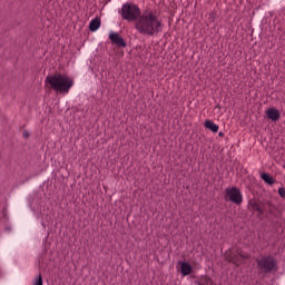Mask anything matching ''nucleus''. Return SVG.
Returning a JSON list of instances; mask_svg holds the SVG:
<instances>
[{"instance_id":"6","label":"nucleus","mask_w":285,"mask_h":285,"mask_svg":"<svg viewBox=\"0 0 285 285\" xmlns=\"http://www.w3.org/2000/svg\"><path fill=\"white\" fill-rule=\"evenodd\" d=\"M177 268L183 275V277H187V275H190L193 273V265H190V263L188 262H178Z\"/></svg>"},{"instance_id":"3","label":"nucleus","mask_w":285,"mask_h":285,"mask_svg":"<svg viewBox=\"0 0 285 285\" xmlns=\"http://www.w3.org/2000/svg\"><path fill=\"white\" fill-rule=\"evenodd\" d=\"M141 16V9L137 4L127 2L121 7V17L125 21H137Z\"/></svg>"},{"instance_id":"1","label":"nucleus","mask_w":285,"mask_h":285,"mask_svg":"<svg viewBox=\"0 0 285 285\" xmlns=\"http://www.w3.org/2000/svg\"><path fill=\"white\" fill-rule=\"evenodd\" d=\"M135 28L139 35L153 37L161 32L164 24H161V20L153 11H145L136 20Z\"/></svg>"},{"instance_id":"14","label":"nucleus","mask_w":285,"mask_h":285,"mask_svg":"<svg viewBox=\"0 0 285 285\" xmlns=\"http://www.w3.org/2000/svg\"><path fill=\"white\" fill-rule=\"evenodd\" d=\"M199 285H216L213 283V279H210L209 277H204L203 279H200Z\"/></svg>"},{"instance_id":"15","label":"nucleus","mask_w":285,"mask_h":285,"mask_svg":"<svg viewBox=\"0 0 285 285\" xmlns=\"http://www.w3.org/2000/svg\"><path fill=\"white\" fill-rule=\"evenodd\" d=\"M33 285H43V278L41 277V274H39V275L35 278Z\"/></svg>"},{"instance_id":"13","label":"nucleus","mask_w":285,"mask_h":285,"mask_svg":"<svg viewBox=\"0 0 285 285\" xmlns=\"http://www.w3.org/2000/svg\"><path fill=\"white\" fill-rule=\"evenodd\" d=\"M249 208L250 210H257V213H262V208H259V205L256 200H249Z\"/></svg>"},{"instance_id":"5","label":"nucleus","mask_w":285,"mask_h":285,"mask_svg":"<svg viewBox=\"0 0 285 285\" xmlns=\"http://www.w3.org/2000/svg\"><path fill=\"white\" fill-rule=\"evenodd\" d=\"M258 266L263 271H275L277 262L273 257H264L258 261Z\"/></svg>"},{"instance_id":"11","label":"nucleus","mask_w":285,"mask_h":285,"mask_svg":"<svg viewBox=\"0 0 285 285\" xmlns=\"http://www.w3.org/2000/svg\"><path fill=\"white\" fill-rule=\"evenodd\" d=\"M89 28H90L91 32H97V29L101 28V20H99L98 18L91 20Z\"/></svg>"},{"instance_id":"2","label":"nucleus","mask_w":285,"mask_h":285,"mask_svg":"<svg viewBox=\"0 0 285 285\" xmlns=\"http://www.w3.org/2000/svg\"><path fill=\"white\" fill-rule=\"evenodd\" d=\"M46 83H49L56 92H62L65 95H68L70 92V88H72V80L70 77L66 75H53L48 76L46 79Z\"/></svg>"},{"instance_id":"4","label":"nucleus","mask_w":285,"mask_h":285,"mask_svg":"<svg viewBox=\"0 0 285 285\" xmlns=\"http://www.w3.org/2000/svg\"><path fill=\"white\" fill-rule=\"evenodd\" d=\"M226 197L229 199V202H233V204L239 205L242 204V202H244V196L242 195V191L236 187L226 189Z\"/></svg>"},{"instance_id":"9","label":"nucleus","mask_w":285,"mask_h":285,"mask_svg":"<svg viewBox=\"0 0 285 285\" xmlns=\"http://www.w3.org/2000/svg\"><path fill=\"white\" fill-rule=\"evenodd\" d=\"M109 39L112 41V43H116V46L126 48V41H124V38H121L119 33L111 31L109 35Z\"/></svg>"},{"instance_id":"7","label":"nucleus","mask_w":285,"mask_h":285,"mask_svg":"<svg viewBox=\"0 0 285 285\" xmlns=\"http://www.w3.org/2000/svg\"><path fill=\"white\" fill-rule=\"evenodd\" d=\"M244 257H246V256L242 253H237V255L229 253V254H226L225 259H226V262H232V264L239 266V264H242V259H244Z\"/></svg>"},{"instance_id":"18","label":"nucleus","mask_w":285,"mask_h":285,"mask_svg":"<svg viewBox=\"0 0 285 285\" xmlns=\"http://www.w3.org/2000/svg\"><path fill=\"white\" fill-rule=\"evenodd\" d=\"M222 135H224L223 132H219V137H222Z\"/></svg>"},{"instance_id":"8","label":"nucleus","mask_w":285,"mask_h":285,"mask_svg":"<svg viewBox=\"0 0 285 285\" xmlns=\"http://www.w3.org/2000/svg\"><path fill=\"white\" fill-rule=\"evenodd\" d=\"M265 112H266L267 119H271V121H279L282 117V112L274 107L266 109Z\"/></svg>"},{"instance_id":"10","label":"nucleus","mask_w":285,"mask_h":285,"mask_svg":"<svg viewBox=\"0 0 285 285\" xmlns=\"http://www.w3.org/2000/svg\"><path fill=\"white\" fill-rule=\"evenodd\" d=\"M205 128H207L208 130H212V132L219 131V126L217 124H215V121H213V120H206Z\"/></svg>"},{"instance_id":"17","label":"nucleus","mask_w":285,"mask_h":285,"mask_svg":"<svg viewBox=\"0 0 285 285\" xmlns=\"http://www.w3.org/2000/svg\"><path fill=\"white\" fill-rule=\"evenodd\" d=\"M24 137H28V134L23 132Z\"/></svg>"},{"instance_id":"12","label":"nucleus","mask_w":285,"mask_h":285,"mask_svg":"<svg viewBox=\"0 0 285 285\" xmlns=\"http://www.w3.org/2000/svg\"><path fill=\"white\" fill-rule=\"evenodd\" d=\"M263 181H265L266 184L273 185L275 184V180L273 179V177H271V175L264 173L261 175Z\"/></svg>"},{"instance_id":"16","label":"nucleus","mask_w":285,"mask_h":285,"mask_svg":"<svg viewBox=\"0 0 285 285\" xmlns=\"http://www.w3.org/2000/svg\"><path fill=\"white\" fill-rule=\"evenodd\" d=\"M278 194L281 195V197H285V188L284 187L278 188Z\"/></svg>"}]
</instances>
